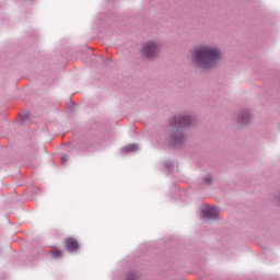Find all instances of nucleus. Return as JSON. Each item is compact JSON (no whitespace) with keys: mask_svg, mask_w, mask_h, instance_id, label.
<instances>
[{"mask_svg":"<svg viewBox=\"0 0 280 280\" xmlns=\"http://www.w3.org/2000/svg\"><path fill=\"white\" fill-rule=\"evenodd\" d=\"M195 63L201 69H213L222 60V50L217 46L205 44L194 49Z\"/></svg>","mask_w":280,"mask_h":280,"instance_id":"f257e3e1","label":"nucleus"},{"mask_svg":"<svg viewBox=\"0 0 280 280\" xmlns=\"http://www.w3.org/2000/svg\"><path fill=\"white\" fill-rule=\"evenodd\" d=\"M140 51L143 58L152 60V58H156V56H159V52L161 51V46H159V44L154 42H148L142 46Z\"/></svg>","mask_w":280,"mask_h":280,"instance_id":"f03ea898","label":"nucleus"},{"mask_svg":"<svg viewBox=\"0 0 280 280\" xmlns=\"http://www.w3.org/2000/svg\"><path fill=\"white\" fill-rule=\"evenodd\" d=\"M173 121V126L177 128H187V126L191 125V118L189 116H176Z\"/></svg>","mask_w":280,"mask_h":280,"instance_id":"7ed1b4c3","label":"nucleus"},{"mask_svg":"<svg viewBox=\"0 0 280 280\" xmlns=\"http://www.w3.org/2000/svg\"><path fill=\"white\" fill-rule=\"evenodd\" d=\"M218 215H220V210L218 208L210 207L203 210V217L207 220H215Z\"/></svg>","mask_w":280,"mask_h":280,"instance_id":"20e7f679","label":"nucleus"},{"mask_svg":"<svg viewBox=\"0 0 280 280\" xmlns=\"http://www.w3.org/2000/svg\"><path fill=\"white\" fill-rule=\"evenodd\" d=\"M65 246L67 248V250H69L70 253H73L75 250H78V248H80V244L78 243V241H75V238H66L65 241Z\"/></svg>","mask_w":280,"mask_h":280,"instance_id":"39448f33","label":"nucleus"},{"mask_svg":"<svg viewBox=\"0 0 280 280\" xmlns=\"http://www.w3.org/2000/svg\"><path fill=\"white\" fill-rule=\"evenodd\" d=\"M174 143H183L185 141V136L183 133H178L177 136L173 137Z\"/></svg>","mask_w":280,"mask_h":280,"instance_id":"423d86ee","label":"nucleus"},{"mask_svg":"<svg viewBox=\"0 0 280 280\" xmlns=\"http://www.w3.org/2000/svg\"><path fill=\"white\" fill-rule=\"evenodd\" d=\"M50 255L54 257V259H59V257H62V250L54 249L50 252Z\"/></svg>","mask_w":280,"mask_h":280,"instance_id":"0eeeda50","label":"nucleus"},{"mask_svg":"<svg viewBox=\"0 0 280 280\" xmlns=\"http://www.w3.org/2000/svg\"><path fill=\"white\" fill-rule=\"evenodd\" d=\"M248 119H250V114H248V112H246V113L242 116V121H248Z\"/></svg>","mask_w":280,"mask_h":280,"instance_id":"6e6552de","label":"nucleus"},{"mask_svg":"<svg viewBox=\"0 0 280 280\" xmlns=\"http://www.w3.org/2000/svg\"><path fill=\"white\" fill-rule=\"evenodd\" d=\"M212 180H213V178H212L211 176H208V177L206 178V183H207L208 185H211Z\"/></svg>","mask_w":280,"mask_h":280,"instance_id":"1a4fd4ad","label":"nucleus"},{"mask_svg":"<svg viewBox=\"0 0 280 280\" xmlns=\"http://www.w3.org/2000/svg\"><path fill=\"white\" fill-rule=\"evenodd\" d=\"M126 280H137V276H129Z\"/></svg>","mask_w":280,"mask_h":280,"instance_id":"9d476101","label":"nucleus"}]
</instances>
